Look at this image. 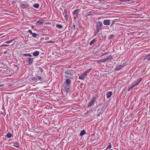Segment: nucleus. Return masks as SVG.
I'll return each mask as SVG.
<instances>
[{"mask_svg": "<svg viewBox=\"0 0 150 150\" xmlns=\"http://www.w3.org/2000/svg\"><path fill=\"white\" fill-rule=\"evenodd\" d=\"M72 70H67L65 71V78H69L71 79H73V74L72 73Z\"/></svg>", "mask_w": 150, "mask_h": 150, "instance_id": "f257e3e1", "label": "nucleus"}, {"mask_svg": "<svg viewBox=\"0 0 150 150\" xmlns=\"http://www.w3.org/2000/svg\"><path fill=\"white\" fill-rule=\"evenodd\" d=\"M70 86H67V85H64L62 87V93L64 95L66 94L67 95V94L70 92Z\"/></svg>", "mask_w": 150, "mask_h": 150, "instance_id": "f03ea898", "label": "nucleus"}, {"mask_svg": "<svg viewBox=\"0 0 150 150\" xmlns=\"http://www.w3.org/2000/svg\"><path fill=\"white\" fill-rule=\"evenodd\" d=\"M96 101V97L93 96L91 99V101L88 103V107L94 105Z\"/></svg>", "mask_w": 150, "mask_h": 150, "instance_id": "7ed1b4c3", "label": "nucleus"}, {"mask_svg": "<svg viewBox=\"0 0 150 150\" xmlns=\"http://www.w3.org/2000/svg\"><path fill=\"white\" fill-rule=\"evenodd\" d=\"M80 11L79 9H77L73 11V15L74 19H76L78 18V13Z\"/></svg>", "mask_w": 150, "mask_h": 150, "instance_id": "20e7f679", "label": "nucleus"}, {"mask_svg": "<svg viewBox=\"0 0 150 150\" xmlns=\"http://www.w3.org/2000/svg\"><path fill=\"white\" fill-rule=\"evenodd\" d=\"M66 79L64 82V85H67V86H70V84L71 83V81L70 79L69 78H65Z\"/></svg>", "mask_w": 150, "mask_h": 150, "instance_id": "39448f33", "label": "nucleus"}, {"mask_svg": "<svg viewBox=\"0 0 150 150\" xmlns=\"http://www.w3.org/2000/svg\"><path fill=\"white\" fill-rule=\"evenodd\" d=\"M110 56H107V57L105 59H102L99 60V62L102 63H104L108 61L110 59Z\"/></svg>", "mask_w": 150, "mask_h": 150, "instance_id": "423d86ee", "label": "nucleus"}, {"mask_svg": "<svg viewBox=\"0 0 150 150\" xmlns=\"http://www.w3.org/2000/svg\"><path fill=\"white\" fill-rule=\"evenodd\" d=\"M137 85L135 82H133L131 84L129 85L128 87V91H129L131 89L136 86Z\"/></svg>", "mask_w": 150, "mask_h": 150, "instance_id": "0eeeda50", "label": "nucleus"}, {"mask_svg": "<svg viewBox=\"0 0 150 150\" xmlns=\"http://www.w3.org/2000/svg\"><path fill=\"white\" fill-rule=\"evenodd\" d=\"M103 25L102 22L101 21H99L97 23L96 27L101 28Z\"/></svg>", "mask_w": 150, "mask_h": 150, "instance_id": "6e6552de", "label": "nucleus"}, {"mask_svg": "<svg viewBox=\"0 0 150 150\" xmlns=\"http://www.w3.org/2000/svg\"><path fill=\"white\" fill-rule=\"evenodd\" d=\"M103 23L105 25H109L111 23L110 20H105L104 21Z\"/></svg>", "mask_w": 150, "mask_h": 150, "instance_id": "1a4fd4ad", "label": "nucleus"}, {"mask_svg": "<svg viewBox=\"0 0 150 150\" xmlns=\"http://www.w3.org/2000/svg\"><path fill=\"white\" fill-rule=\"evenodd\" d=\"M107 98H110L112 95V92L111 91L107 92L106 93V94Z\"/></svg>", "mask_w": 150, "mask_h": 150, "instance_id": "9d476101", "label": "nucleus"}, {"mask_svg": "<svg viewBox=\"0 0 150 150\" xmlns=\"http://www.w3.org/2000/svg\"><path fill=\"white\" fill-rule=\"evenodd\" d=\"M142 78H138L137 79V80L134 82L136 84L138 85L142 81Z\"/></svg>", "mask_w": 150, "mask_h": 150, "instance_id": "9b49d317", "label": "nucleus"}, {"mask_svg": "<svg viewBox=\"0 0 150 150\" xmlns=\"http://www.w3.org/2000/svg\"><path fill=\"white\" fill-rule=\"evenodd\" d=\"M20 6L22 8H26L28 7V5L27 4H20Z\"/></svg>", "mask_w": 150, "mask_h": 150, "instance_id": "f8f14e48", "label": "nucleus"}, {"mask_svg": "<svg viewBox=\"0 0 150 150\" xmlns=\"http://www.w3.org/2000/svg\"><path fill=\"white\" fill-rule=\"evenodd\" d=\"M91 69H88L86 71L83 73V74L84 75V76H85L91 71Z\"/></svg>", "mask_w": 150, "mask_h": 150, "instance_id": "ddd939ff", "label": "nucleus"}, {"mask_svg": "<svg viewBox=\"0 0 150 150\" xmlns=\"http://www.w3.org/2000/svg\"><path fill=\"white\" fill-rule=\"evenodd\" d=\"M85 78V76L83 74H81L79 77V79L81 80H84Z\"/></svg>", "mask_w": 150, "mask_h": 150, "instance_id": "4468645a", "label": "nucleus"}, {"mask_svg": "<svg viewBox=\"0 0 150 150\" xmlns=\"http://www.w3.org/2000/svg\"><path fill=\"white\" fill-rule=\"evenodd\" d=\"M122 66H121V65H120L118 66L117 67H116V68L115 69V70L116 71H119V70H120V69H122Z\"/></svg>", "mask_w": 150, "mask_h": 150, "instance_id": "2eb2a0df", "label": "nucleus"}, {"mask_svg": "<svg viewBox=\"0 0 150 150\" xmlns=\"http://www.w3.org/2000/svg\"><path fill=\"white\" fill-rule=\"evenodd\" d=\"M27 61L30 64L33 62V60L30 58H27Z\"/></svg>", "mask_w": 150, "mask_h": 150, "instance_id": "dca6fc26", "label": "nucleus"}, {"mask_svg": "<svg viewBox=\"0 0 150 150\" xmlns=\"http://www.w3.org/2000/svg\"><path fill=\"white\" fill-rule=\"evenodd\" d=\"M39 52L38 51H36V52H34L33 53V55L34 56H37L39 55Z\"/></svg>", "mask_w": 150, "mask_h": 150, "instance_id": "f3484780", "label": "nucleus"}, {"mask_svg": "<svg viewBox=\"0 0 150 150\" xmlns=\"http://www.w3.org/2000/svg\"><path fill=\"white\" fill-rule=\"evenodd\" d=\"M43 23L44 22L41 20H39L37 21V23L38 24V25H42Z\"/></svg>", "mask_w": 150, "mask_h": 150, "instance_id": "a211bd4d", "label": "nucleus"}, {"mask_svg": "<svg viewBox=\"0 0 150 150\" xmlns=\"http://www.w3.org/2000/svg\"><path fill=\"white\" fill-rule=\"evenodd\" d=\"M86 134L84 130H82L80 134V136H82Z\"/></svg>", "mask_w": 150, "mask_h": 150, "instance_id": "6ab92c4d", "label": "nucleus"}, {"mask_svg": "<svg viewBox=\"0 0 150 150\" xmlns=\"http://www.w3.org/2000/svg\"><path fill=\"white\" fill-rule=\"evenodd\" d=\"M12 146H14L16 148H19V144L18 142H16L14 143V144Z\"/></svg>", "mask_w": 150, "mask_h": 150, "instance_id": "aec40b11", "label": "nucleus"}, {"mask_svg": "<svg viewBox=\"0 0 150 150\" xmlns=\"http://www.w3.org/2000/svg\"><path fill=\"white\" fill-rule=\"evenodd\" d=\"M33 7L35 8H38L39 7V5L38 4H34L33 5Z\"/></svg>", "mask_w": 150, "mask_h": 150, "instance_id": "412c9836", "label": "nucleus"}, {"mask_svg": "<svg viewBox=\"0 0 150 150\" xmlns=\"http://www.w3.org/2000/svg\"><path fill=\"white\" fill-rule=\"evenodd\" d=\"M150 60V55H148L145 57V58L144 60Z\"/></svg>", "mask_w": 150, "mask_h": 150, "instance_id": "4be33fe9", "label": "nucleus"}, {"mask_svg": "<svg viewBox=\"0 0 150 150\" xmlns=\"http://www.w3.org/2000/svg\"><path fill=\"white\" fill-rule=\"evenodd\" d=\"M15 38H14L13 39H12V40H9V41H6L5 42V43H6V44H8V43H11V42H12L13 41H14V40H15Z\"/></svg>", "mask_w": 150, "mask_h": 150, "instance_id": "5701e85b", "label": "nucleus"}, {"mask_svg": "<svg viewBox=\"0 0 150 150\" xmlns=\"http://www.w3.org/2000/svg\"><path fill=\"white\" fill-rule=\"evenodd\" d=\"M96 40V39H94L93 40L91 41L89 43V45H92L93 44Z\"/></svg>", "mask_w": 150, "mask_h": 150, "instance_id": "b1692460", "label": "nucleus"}, {"mask_svg": "<svg viewBox=\"0 0 150 150\" xmlns=\"http://www.w3.org/2000/svg\"><path fill=\"white\" fill-rule=\"evenodd\" d=\"M90 15L93 16V14L91 13V12L90 11L87 12L86 14V16H87Z\"/></svg>", "mask_w": 150, "mask_h": 150, "instance_id": "393cba45", "label": "nucleus"}, {"mask_svg": "<svg viewBox=\"0 0 150 150\" xmlns=\"http://www.w3.org/2000/svg\"><path fill=\"white\" fill-rule=\"evenodd\" d=\"M12 136V134L11 132H9L6 135V136L9 138L11 137Z\"/></svg>", "mask_w": 150, "mask_h": 150, "instance_id": "a878e982", "label": "nucleus"}, {"mask_svg": "<svg viewBox=\"0 0 150 150\" xmlns=\"http://www.w3.org/2000/svg\"><path fill=\"white\" fill-rule=\"evenodd\" d=\"M56 27L60 29L62 28V25L60 24H57L56 25Z\"/></svg>", "mask_w": 150, "mask_h": 150, "instance_id": "bb28decb", "label": "nucleus"}, {"mask_svg": "<svg viewBox=\"0 0 150 150\" xmlns=\"http://www.w3.org/2000/svg\"><path fill=\"white\" fill-rule=\"evenodd\" d=\"M35 78H36V81H39V80H40L41 79V78L40 76H36Z\"/></svg>", "mask_w": 150, "mask_h": 150, "instance_id": "cd10ccee", "label": "nucleus"}, {"mask_svg": "<svg viewBox=\"0 0 150 150\" xmlns=\"http://www.w3.org/2000/svg\"><path fill=\"white\" fill-rule=\"evenodd\" d=\"M96 30L95 31V33H97L99 32V30L100 28H97V27H96Z\"/></svg>", "mask_w": 150, "mask_h": 150, "instance_id": "c85d7f7f", "label": "nucleus"}, {"mask_svg": "<svg viewBox=\"0 0 150 150\" xmlns=\"http://www.w3.org/2000/svg\"><path fill=\"white\" fill-rule=\"evenodd\" d=\"M32 34L33 37L35 38L36 37L37 35H37V34L35 33H33Z\"/></svg>", "mask_w": 150, "mask_h": 150, "instance_id": "c756f323", "label": "nucleus"}, {"mask_svg": "<svg viewBox=\"0 0 150 150\" xmlns=\"http://www.w3.org/2000/svg\"><path fill=\"white\" fill-rule=\"evenodd\" d=\"M112 147V146L110 143H108V146L106 149H107L108 148H111Z\"/></svg>", "mask_w": 150, "mask_h": 150, "instance_id": "7c9ffc66", "label": "nucleus"}, {"mask_svg": "<svg viewBox=\"0 0 150 150\" xmlns=\"http://www.w3.org/2000/svg\"><path fill=\"white\" fill-rule=\"evenodd\" d=\"M39 69L40 71V72L41 73H42L43 72V70L42 69L41 67H40L39 68Z\"/></svg>", "mask_w": 150, "mask_h": 150, "instance_id": "2f4dec72", "label": "nucleus"}, {"mask_svg": "<svg viewBox=\"0 0 150 150\" xmlns=\"http://www.w3.org/2000/svg\"><path fill=\"white\" fill-rule=\"evenodd\" d=\"M54 41H47V42H48V43H54Z\"/></svg>", "mask_w": 150, "mask_h": 150, "instance_id": "473e14b6", "label": "nucleus"}, {"mask_svg": "<svg viewBox=\"0 0 150 150\" xmlns=\"http://www.w3.org/2000/svg\"><path fill=\"white\" fill-rule=\"evenodd\" d=\"M32 80H33L34 81H36V78H35V76L34 77H33L32 79Z\"/></svg>", "mask_w": 150, "mask_h": 150, "instance_id": "72a5a7b5", "label": "nucleus"}, {"mask_svg": "<svg viewBox=\"0 0 150 150\" xmlns=\"http://www.w3.org/2000/svg\"><path fill=\"white\" fill-rule=\"evenodd\" d=\"M114 37V36L113 35H111L110 36V37L109 38V39H110V38H112Z\"/></svg>", "mask_w": 150, "mask_h": 150, "instance_id": "f704fd0d", "label": "nucleus"}, {"mask_svg": "<svg viewBox=\"0 0 150 150\" xmlns=\"http://www.w3.org/2000/svg\"><path fill=\"white\" fill-rule=\"evenodd\" d=\"M8 46V45L5 44H3L1 45V46L7 47Z\"/></svg>", "mask_w": 150, "mask_h": 150, "instance_id": "c9c22d12", "label": "nucleus"}, {"mask_svg": "<svg viewBox=\"0 0 150 150\" xmlns=\"http://www.w3.org/2000/svg\"><path fill=\"white\" fill-rule=\"evenodd\" d=\"M28 32H29L30 34H32L33 33L32 31L30 30H29L28 31Z\"/></svg>", "mask_w": 150, "mask_h": 150, "instance_id": "e433bc0d", "label": "nucleus"}, {"mask_svg": "<svg viewBox=\"0 0 150 150\" xmlns=\"http://www.w3.org/2000/svg\"><path fill=\"white\" fill-rule=\"evenodd\" d=\"M27 56L28 57H31V55L30 53H28L27 54Z\"/></svg>", "mask_w": 150, "mask_h": 150, "instance_id": "4c0bfd02", "label": "nucleus"}, {"mask_svg": "<svg viewBox=\"0 0 150 150\" xmlns=\"http://www.w3.org/2000/svg\"><path fill=\"white\" fill-rule=\"evenodd\" d=\"M4 86V84H1L0 85V87H3V86Z\"/></svg>", "mask_w": 150, "mask_h": 150, "instance_id": "58836bf2", "label": "nucleus"}, {"mask_svg": "<svg viewBox=\"0 0 150 150\" xmlns=\"http://www.w3.org/2000/svg\"><path fill=\"white\" fill-rule=\"evenodd\" d=\"M64 16L66 19H67V18H68L67 16L66 13H65V15Z\"/></svg>", "mask_w": 150, "mask_h": 150, "instance_id": "ea45409f", "label": "nucleus"}, {"mask_svg": "<svg viewBox=\"0 0 150 150\" xmlns=\"http://www.w3.org/2000/svg\"><path fill=\"white\" fill-rule=\"evenodd\" d=\"M108 54V53H104L102 55V56H103L104 54Z\"/></svg>", "mask_w": 150, "mask_h": 150, "instance_id": "a19ab883", "label": "nucleus"}, {"mask_svg": "<svg viewBox=\"0 0 150 150\" xmlns=\"http://www.w3.org/2000/svg\"><path fill=\"white\" fill-rule=\"evenodd\" d=\"M72 27L73 28H75V25H74L73 26H72Z\"/></svg>", "mask_w": 150, "mask_h": 150, "instance_id": "79ce46f5", "label": "nucleus"}, {"mask_svg": "<svg viewBox=\"0 0 150 150\" xmlns=\"http://www.w3.org/2000/svg\"><path fill=\"white\" fill-rule=\"evenodd\" d=\"M97 34V33H95V34H94V36H96Z\"/></svg>", "mask_w": 150, "mask_h": 150, "instance_id": "37998d69", "label": "nucleus"}, {"mask_svg": "<svg viewBox=\"0 0 150 150\" xmlns=\"http://www.w3.org/2000/svg\"><path fill=\"white\" fill-rule=\"evenodd\" d=\"M27 54H24V55L25 56H27Z\"/></svg>", "mask_w": 150, "mask_h": 150, "instance_id": "c03bdc74", "label": "nucleus"}, {"mask_svg": "<svg viewBox=\"0 0 150 150\" xmlns=\"http://www.w3.org/2000/svg\"><path fill=\"white\" fill-rule=\"evenodd\" d=\"M126 1H129V0H127Z\"/></svg>", "mask_w": 150, "mask_h": 150, "instance_id": "a18cd8bd", "label": "nucleus"}, {"mask_svg": "<svg viewBox=\"0 0 150 150\" xmlns=\"http://www.w3.org/2000/svg\"><path fill=\"white\" fill-rule=\"evenodd\" d=\"M110 150H113L112 149H111Z\"/></svg>", "mask_w": 150, "mask_h": 150, "instance_id": "49530a36", "label": "nucleus"}]
</instances>
